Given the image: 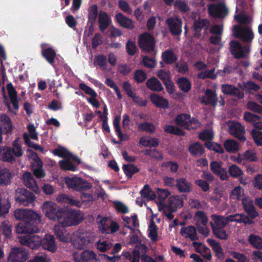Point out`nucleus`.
<instances>
[{
	"instance_id": "f257e3e1",
	"label": "nucleus",
	"mask_w": 262,
	"mask_h": 262,
	"mask_svg": "<svg viewBox=\"0 0 262 262\" xmlns=\"http://www.w3.org/2000/svg\"><path fill=\"white\" fill-rule=\"evenodd\" d=\"M233 32L235 38L239 39L247 45L242 46L237 41H230L231 54L235 59H243L249 57L251 51L252 41L254 37L252 28L249 26L242 27L238 25H235L233 26Z\"/></svg>"
},
{
	"instance_id": "f03ea898",
	"label": "nucleus",
	"mask_w": 262,
	"mask_h": 262,
	"mask_svg": "<svg viewBox=\"0 0 262 262\" xmlns=\"http://www.w3.org/2000/svg\"><path fill=\"white\" fill-rule=\"evenodd\" d=\"M83 220V213L78 210L70 209L67 211L62 210L58 222L63 227L76 226Z\"/></svg>"
},
{
	"instance_id": "7ed1b4c3",
	"label": "nucleus",
	"mask_w": 262,
	"mask_h": 262,
	"mask_svg": "<svg viewBox=\"0 0 262 262\" xmlns=\"http://www.w3.org/2000/svg\"><path fill=\"white\" fill-rule=\"evenodd\" d=\"M71 241L75 248L81 250L93 243L94 239L90 232L79 228L72 234Z\"/></svg>"
},
{
	"instance_id": "20e7f679",
	"label": "nucleus",
	"mask_w": 262,
	"mask_h": 262,
	"mask_svg": "<svg viewBox=\"0 0 262 262\" xmlns=\"http://www.w3.org/2000/svg\"><path fill=\"white\" fill-rule=\"evenodd\" d=\"M23 155V150L17 140L13 142L12 148L7 146L0 147V160L3 161L12 162L16 157H21Z\"/></svg>"
},
{
	"instance_id": "39448f33",
	"label": "nucleus",
	"mask_w": 262,
	"mask_h": 262,
	"mask_svg": "<svg viewBox=\"0 0 262 262\" xmlns=\"http://www.w3.org/2000/svg\"><path fill=\"white\" fill-rule=\"evenodd\" d=\"M14 215L17 220L33 224H39L41 222L40 214L31 209H17L15 210Z\"/></svg>"
},
{
	"instance_id": "423d86ee",
	"label": "nucleus",
	"mask_w": 262,
	"mask_h": 262,
	"mask_svg": "<svg viewBox=\"0 0 262 262\" xmlns=\"http://www.w3.org/2000/svg\"><path fill=\"white\" fill-rule=\"evenodd\" d=\"M45 215L49 220L58 222L62 213V209L52 201L45 202L41 207Z\"/></svg>"
},
{
	"instance_id": "0eeeda50",
	"label": "nucleus",
	"mask_w": 262,
	"mask_h": 262,
	"mask_svg": "<svg viewBox=\"0 0 262 262\" xmlns=\"http://www.w3.org/2000/svg\"><path fill=\"white\" fill-rule=\"evenodd\" d=\"M64 182L68 188L75 191H81L92 188L90 183L78 177H66Z\"/></svg>"
},
{
	"instance_id": "6e6552de",
	"label": "nucleus",
	"mask_w": 262,
	"mask_h": 262,
	"mask_svg": "<svg viewBox=\"0 0 262 262\" xmlns=\"http://www.w3.org/2000/svg\"><path fill=\"white\" fill-rule=\"evenodd\" d=\"M138 45L143 51L149 53L155 50L156 40L153 35L149 33L145 32L139 35Z\"/></svg>"
},
{
	"instance_id": "1a4fd4ad",
	"label": "nucleus",
	"mask_w": 262,
	"mask_h": 262,
	"mask_svg": "<svg viewBox=\"0 0 262 262\" xmlns=\"http://www.w3.org/2000/svg\"><path fill=\"white\" fill-rule=\"evenodd\" d=\"M19 242L32 249H37L41 245V238L37 235L29 234L18 236Z\"/></svg>"
},
{
	"instance_id": "9d476101",
	"label": "nucleus",
	"mask_w": 262,
	"mask_h": 262,
	"mask_svg": "<svg viewBox=\"0 0 262 262\" xmlns=\"http://www.w3.org/2000/svg\"><path fill=\"white\" fill-rule=\"evenodd\" d=\"M35 199V196L25 188H18L15 191V200L24 206H29Z\"/></svg>"
},
{
	"instance_id": "9b49d317",
	"label": "nucleus",
	"mask_w": 262,
	"mask_h": 262,
	"mask_svg": "<svg viewBox=\"0 0 262 262\" xmlns=\"http://www.w3.org/2000/svg\"><path fill=\"white\" fill-rule=\"evenodd\" d=\"M28 258V252L24 248L14 247L11 249L7 262H25Z\"/></svg>"
},
{
	"instance_id": "f8f14e48",
	"label": "nucleus",
	"mask_w": 262,
	"mask_h": 262,
	"mask_svg": "<svg viewBox=\"0 0 262 262\" xmlns=\"http://www.w3.org/2000/svg\"><path fill=\"white\" fill-rule=\"evenodd\" d=\"M243 210L247 216L253 221L259 216V213L253 204V201L249 196H245L241 199Z\"/></svg>"
},
{
	"instance_id": "ddd939ff",
	"label": "nucleus",
	"mask_w": 262,
	"mask_h": 262,
	"mask_svg": "<svg viewBox=\"0 0 262 262\" xmlns=\"http://www.w3.org/2000/svg\"><path fill=\"white\" fill-rule=\"evenodd\" d=\"M75 262H100L96 254L92 250H85L80 253L73 255Z\"/></svg>"
},
{
	"instance_id": "4468645a",
	"label": "nucleus",
	"mask_w": 262,
	"mask_h": 262,
	"mask_svg": "<svg viewBox=\"0 0 262 262\" xmlns=\"http://www.w3.org/2000/svg\"><path fill=\"white\" fill-rule=\"evenodd\" d=\"M170 32L173 35H180L182 32V21L179 17H170L166 20Z\"/></svg>"
},
{
	"instance_id": "2eb2a0df",
	"label": "nucleus",
	"mask_w": 262,
	"mask_h": 262,
	"mask_svg": "<svg viewBox=\"0 0 262 262\" xmlns=\"http://www.w3.org/2000/svg\"><path fill=\"white\" fill-rule=\"evenodd\" d=\"M208 13L213 17L222 18L227 15L228 10L224 4H211L208 7Z\"/></svg>"
},
{
	"instance_id": "dca6fc26",
	"label": "nucleus",
	"mask_w": 262,
	"mask_h": 262,
	"mask_svg": "<svg viewBox=\"0 0 262 262\" xmlns=\"http://www.w3.org/2000/svg\"><path fill=\"white\" fill-rule=\"evenodd\" d=\"M229 133L240 141L243 142L246 140V137L244 136L245 128L237 122L233 121L229 125Z\"/></svg>"
},
{
	"instance_id": "f3484780",
	"label": "nucleus",
	"mask_w": 262,
	"mask_h": 262,
	"mask_svg": "<svg viewBox=\"0 0 262 262\" xmlns=\"http://www.w3.org/2000/svg\"><path fill=\"white\" fill-rule=\"evenodd\" d=\"M38 224H33L29 222H20L18 224L16 228V232L20 234H29L33 232L38 231V228L37 227Z\"/></svg>"
},
{
	"instance_id": "a211bd4d",
	"label": "nucleus",
	"mask_w": 262,
	"mask_h": 262,
	"mask_svg": "<svg viewBox=\"0 0 262 262\" xmlns=\"http://www.w3.org/2000/svg\"><path fill=\"white\" fill-rule=\"evenodd\" d=\"M222 162L216 161H212L210 164L211 171L222 180H226L228 178L227 171L226 168L222 167Z\"/></svg>"
},
{
	"instance_id": "6ab92c4d",
	"label": "nucleus",
	"mask_w": 262,
	"mask_h": 262,
	"mask_svg": "<svg viewBox=\"0 0 262 262\" xmlns=\"http://www.w3.org/2000/svg\"><path fill=\"white\" fill-rule=\"evenodd\" d=\"M33 157L32 163V169L34 174L37 178H43L45 176V173L42 169V164L41 160L38 158L35 152L32 153Z\"/></svg>"
},
{
	"instance_id": "aec40b11",
	"label": "nucleus",
	"mask_w": 262,
	"mask_h": 262,
	"mask_svg": "<svg viewBox=\"0 0 262 262\" xmlns=\"http://www.w3.org/2000/svg\"><path fill=\"white\" fill-rule=\"evenodd\" d=\"M41 246L46 250L54 253L57 250V245L55 243V237L51 234H46L43 238H41Z\"/></svg>"
},
{
	"instance_id": "412c9836",
	"label": "nucleus",
	"mask_w": 262,
	"mask_h": 262,
	"mask_svg": "<svg viewBox=\"0 0 262 262\" xmlns=\"http://www.w3.org/2000/svg\"><path fill=\"white\" fill-rule=\"evenodd\" d=\"M66 227L60 224H57L54 228V232L57 238L63 243L69 242L71 238L70 233L65 229Z\"/></svg>"
},
{
	"instance_id": "4be33fe9",
	"label": "nucleus",
	"mask_w": 262,
	"mask_h": 262,
	"mask_svg": "<svg viewBox=\"0 0 262 262\" xmlns=\"http://www.w3.org/2000/svg\"><path fill=\"white\" fill-rule=\"evenodd\" d=\"M222 92L226 94L242 99L244 96V93L235 86L230 84H222L221 86Z\"/></svg>"
},
{
	"instance_id": "5701e85b",
	"label": "nucleus",
	"mask_w": 262,
	"mask_h": 262,
	"mask_svg": "<svg viewBox=\"0 0 262 262\" xmlns=\"http://www.w3.org/2000/svg\"><path fill=\"white\" fill-rule=\"evenodd\" d=\"M226 221L228 222H235L238 223H243L245 225H250L254 223L253 220L243 213L230 215L226 217Z\"/></svg>"
},
{
	"instance_id": "b1692460",
	"label": "nucleus",
	"mask_w": 262,
	"mask_h": 262,
	"mask_svg": "<svg viewBox=\"0 0 262 262\" xmlns=\"http://www.w3.org/2000/svg\"><path fill=\"white\" fill-rule=\"evenodd\" d=\"M176 187L180 193H190L192 190V184L184 178L176 179Z\"/></svg>"
},
{
	"instance_id": "393cba45",
	"label": "nucleus",
	"mask_w": 262,
	"mask_h": 262,
	"mask_svg": "<svg viewBox=\"0 0 262 262\" xmlns=\"http://www.w3.org/2000/svg\"><path fill=\"white\" fill-rule=\"evenodd\" d=\"M99 228L103 233H113L115 224L110 218L103 217L99 222Z\"/></svg>"
},
{
	"instance_id": "a878e982",
	"label": "nucleus",
	"mask_w": 262,
	"mask_h": 262,
	"mask_svg": "<svg viewBox=\"0 0 262 262\" xmlns=\"http://www.w3.org/2000/svg\"><path fill=\"white\" fill-rule=\"evenodd\" d=\"M23 180L25 186L35 193L38 194L40 192V190L31 173L29 172H25L23 176Z\"/></svg>"
},
{
	"instance_id": "bb28decb",
	"label": "nucleus",
	"mask_w": 262,
	"mask_h": 262,
	"mask_svg": "<svg viewBox=\"0 0 262 262\" xmlns=\"http://www.w3.org/2000/svg\"><path fill=\"white\" fill-rule=\"evenodd\" d=\"M209 21L207 19H201L199 18L198 19L194 20L193 26L194 31L193 36L195 37L199 38L201 36V32L203 29L205 28L207 30Z\"/></svg>"
},
{
	"instance_id": "cd10ccee",
	"label": "nucleus",
	"mask_w": 262,
	"mask_h": 262,
	"mask_svg": "<svg viewBox=\"0 0 262 262\" xmlns=\"http://www.w3.org/2000/svg\"><path fill=\"white\" fill-rule=\"evenodd\" d=\"M183 205V198L180 195H172L169 198L167 204V210L172 212L177 211L178 208Z\"/></svg>"
},
{
	"instance_id": "c85d7f7f",
	"label": "nucleus",
	"mask_w": 262,
	"mask_h": 262,
	"mask_svg": "<svg viewBox=\"0 0 262 262\" xmlns=\"http://www.w3.org/2000/svg\"><path fill=\"white\" fill-rule=\"evenodd\" d=\"M41 48L42 55L50 63L53 64L56 56L55 51L47 43H42Z\"/></svg>"
},
{
	"instance_id": "c756f323",
	"label": "nucleus",
	"mask_w": 262,
	"mask_h": 262,
	"mask_svg": "<svg viewBox=\"0 0 262 262\" xmlns=\"http://www.w3.org/2000/svg\"><path fill=\"white\" fill-rule=\"evenodd\" d=\"M116 20L124 28L132 30L135 28V24L132 19L126 17L121 13L116 14Z\"/></svg>"
},
{
	"instance_id": "7c9ffc66",
	"label": "nucleus",
	"mask_w": 262,
	"mask_h": 262,
	"mask_svg": "<svg viewBox=\"0 0 262 262\" xmlns=\"http://www.w3.org/2000/svg\"><path fill=\"white\" fill-rule=\"evenodd\" d=\"M149 99L152 104L158 108L165 109L168 108L169 106L168 100L158 94H150Z\"/></svg>"
},
{
	"instance_id": "2f4dec72",
	"label": "nucleus",
	"mask_w": 262,
	"mask_h": 262,
	"mask_svg": "<svg viewBox=\"0 0 262 262\" xmlns=\"http://www.w3.org/2000/svg\"><path fill=\"white\" fill-rule=\"evenodd\" d=\"M12 128V125L9 117L6 115L0 116V136L2 137L3 134H7L10 132Z\"/></svg>"
},
{
	"instance_id": "473e14b6",
	"label": "nucleus",
	"mask_w": 262,
	"mask_h": 262,
	"mask_svg": "<svg viewBox=\"0 0 262 262\" xmlns=\"http://www.w3.org/2000/svg\"><path fill=\"white\" fill-rule=\"evenodd\" d=\"M180 234L185 238H189L191 241L198 239L195 227L190 225L187 227H183L180 230Z\"/></svg>"
},
{
	"instance_id": "72a5a7b5",
	"label": "nucleus",
	"mask_w": 262,
	"mask_h": 262,
	"mask_svg": "<svg viewBox=\"0 0 262 262\" xmlns=\"http://www.w3.org/2000/svg\"><path fill=\"white\" fill-rule=\"evenodd\" d=\"M56 201L58 203L70 206H75L76 207H81V202L73 198L70 197L65 194H60L56 198Z\"/></svg>"
},
{
	"instance_id": "f704fd0d",
	"label": "nucleus",
	"mask_w": 262,
	"mask_h": 262,
	"mask_svg": "<svg viewBox=\"0 0 262 262\" xmlns=\"http://www.w3.org/2000/svg\"><path fill=\"white\" fill-rule=\"evenodd\" d=\"M146 87L153 92H161L163 90V87L161 82L155 77H152L146 81Z\"/></svg>"
},
{
	"instance_id": "c9c22d12",
	"label": "nucleus",
	"mask_w": 262,
	"mask_h": 262,
	"mask_svg": "<svg viewBox=\"0 0 262 262\" xmlns=\"http://www.w3.org/2000/svg\"><path fill=\"white\" fill-rule=\"evenodd\" d=\"M161 57L163 62L167 64H172L178 59V57L171 49H168L162 53Z\"/></svg>"
},
{
	"instance_id": "e433bc0d",
	"label": "nucleus",
	"mask_w": 262,
	"mask_h": 262,
	"mask_svg": "<svg viewBox=\"0 0 262 262\" xmlns=\"http://www.w3.org/2000/svg\"><path fill=\"white\" fill-rule=\"evenodd\" d=\"M188 151L193 156L200 157L204 153L205 149L200 142H196L189 146Z\"/></svg>"
},
{
	"instance_id": "4c0bfd02",
	"label": "nucleus",
	"mask_w": 262,
	"mask_h": 262,
	"mask_svg": "<svg viewBox=\"0 0 262 262\" xmlns=\"http://www.w3.org/2000/svg\"><path fill=\"white\" fill-rule=\"evenodd\" d=\"M211 218L214 222L213 227L215 228L224 229L227 224V222H228L226 221V217L220 215L212 214Z\"/></svg>"
},
{
	"instance_id": "58836bf2",
	"label": "nucleus",
	"mask_w": 262,
	"mask_h": 262,
	"mask_svg": "<svg viewBox=\"0 0 262 262\" xmlns=\"http://www.w3.org/2000/svg\"><path fill=\"white\" fill-rule=\"evenodd\" d=\"M7 90L9 94V96L11 100V103L13 105V107L15 109L18 108V102L17 99V93L14 87L11 83H9L7 85Z\"/></svg>"
},
{
	"instance_id": "ea45409f",
	"label": "nucleus",
	"mask_w": 262,
	"mask_h": 262,
	"mask_svg": "<svg viewBox=\"0 0 262 262\" xmlns=\"http://www.w3.org/2000/svg\"><path fill=\"white\" fill-rule=\"evenodd\" d=\"M140 193L142 198L146 199L148 201L154 200L157 196L156 193L151 190L148 184L144 186L143 189L141 190Z\"/></svg>"
},
{
	"instance_id": "a19ab883",
	"label": "nucleus",
	"mask_w": 262,
	"mask_h": 262,
	"mask_svg": "<svg viewBox=\"0 0 262 262\" xmlns=\"http://www.w3.org/2000/svg\"><path fill=\"white\" fill-rule=\"evenodd\" d=\"M177 84L179 89L185 93L188 92L191 88V82L186 77L179 78L177 80Z\"/></svg>"
},
{
	"instance_id": "79ce46f5",
	"label": "nucleus",
	"mask_w": 262,
	"mask_h": 262,
	"mask_svg": "<svg viewBox=\"0 0 262 262\" xmlns=\"http://www.w3.org/2000/svg\"><path fill=\"white\" fill-rule=\"evenodd\" d=\"M206 241L215 253L216 256L220 257L224 256L223 249L219 243L212 238H208Z\"/></svg>"
},
{
	"instance_id": "37998d69",
	"label": "nucleus",
	"mask_w": 262,
	"mask_h": 262,
	"mask_svg": "<svg viewBox=\"0 0 262 262\" xmlns=\"http://www.w3.org/2000/svg\"><path fill=\"white\" fill-rule=\"evenodd\" d=\"M98 22L100 30L104 31L109 25L110 19L106 13L101 11L99 14Z\"/></svg>"
},
{
	"instance_id": "c03bdc74",
	"label": "nucleus",
	"mask_w": 262,
	"mask_h": 262,
	"mask_svg": "<svg viewBox=\"0 0 262 262\" xmlns=\"http://www.w3.org/2000/svg\"><path fill=\"white\" fill-rule=\"evenodd\" d=\"M157 193L159 204L162 206V207H165V205L164 202L166 199L170 195V192L167 189L158 188L157 189Z\"/></svg>"
},
{
	"instance_id": "a18cd8bd",
	"label": "nucleus",
	"mask_w": 262,
	"mask_h": 262,
	"mask_svg": "<svg viewBox=\"0 0 262 262\" xmlns=\"http://www.w3.org/2000/svg\"><path fill=\"white\" fill-rule=\"evenodd\" d=\"M225 150L230 153H235L238 150V144L233 140H227L224 144Z\"/></svg>"
},
{
	"instance_id": "49530a36",
	"label": "nucleus",
	"mask_w": 262,
	"mask_h": 262,
	"mask_svg": "<svg viewBox=\"0 0 262 262\" xmlns=\"http://www.w3.org/2000/svg\"><path fill=\"white\" fill-rule=\"evenodd\" d=\"M190 115L187 114H180L176 117L175 122L177 125L183 127L185 129L187 125Z\"/></svg>"
},
{
	"instance_id": "de8ad7c7",
	"label": "nucleus",
	"mask_w": 262,
	"mask_h": 262,
	"mask_svg": "<svg viewBox=\"0 0 262 262\" xmlns=\"http://www.w3.org/2000/svg\"><path fill=\"white\" fill-rule=\"evenodd\" d=\"M249 243L254 248L262 249V238L257 235L251 234L248 237Z\"/></svg>"
},
{
	"instance_id": "09e8293b",
	"label": "nucleus",
	"mask_w": 262,
	"mask_h": 262,
	"mask_svg": "<svg viewBox=\"0 0 262 262\" xmlns=\"http://www.w3.org/2000/svg\"><path fill=\"white\" fill-rule=\"evenodd\" d=\"M148 237L152 242H155L158 240V228L155 223L151 220L148 227Z\"/></svg>"
},
{
	"instance_id": "8fccbe9b",
	"label": "nucleus",
	"mask_w": 262,
	"mask_h": 262,
	"mask_svg": "<svg viewBox=\"0 0 262 262\" xmlns=\"http://www.w3.org/2000/svg\"><path fill=\"white\" fill-rule=\"evenodd\" d=\"M209 224L212 228V232L216 237L222 240L228 239V234L224 229L215 228V227H213V223L211 222Z\"/></svg>"
},
{
	"instance_id": "3c124183",
	"label": "nucleus",
	"mask_w": 262,
	"mask_h": 262,
	"mask_svg": "<svg viewBox=\"0 0 262 262\" xmlns=\"http://www.w3.org/2000/svg\"><path fill=\"white\" fill-rule=\"evenodd\" d=\"M70 158L64 159L59 161V164L61 169L65 170L75 171L77 170L76 167L70 161Z\"/></svg>"
},
{
	"instance_id": "603ef678",
	"label": "nucleus",
	"mask_w": 262,
	"mask_h": 262,
	"mask_svg": "<svg viewBox=\"0 0 262 262\" xmlns=\"http://www.w3.org/2000/svg\"><path fill=\"white\" fill-rule=\"evenodd\" d=\"M205 93L207 96V101L205 103L206 104L216 106L217 103L218 98L215 93L211 90L207 89Z\"/></svg>"
},
{
	"instance_id": "864d4df0",
	"label": "nucleus",
	"mask_w": 262,
	"mask_h": 262,
	"mask_svg": "<svg viewBox=\"0 0 262 262\" xmlns=\"http://www.w3.org/2000/svg\"><path fill=\"white\" fill-rule=\"evenodd\" d=\"M163 129L165 132L174 135L184 136L185 134L182 129L172 125H165Z\"/></svg>"
},
{
	"instance_id": "5fc2aeb1",
	"label": "nucleus",
	"mask_w": 262,
	"mask_h": 262,
	"mask_svg": "<svg viewBox=\"0 0 262 262\" xmlns=\"http://www.w3.org/2000/svg\"><path fill=\"white\" fill-rule=\"evenodd\" d=\"M193 219L196 222V223H201L204 226H206L208 223V219L206 213L203 211H196L193 217Z\"/></svg>"
},
{
	"instance_id": "6e6d98bb",
	"label": "nucleus",
	"mask_w": 262,
	"mask_h": 262,
	"mask_svg": "<svg viewBox=\"0 0 262 262\" xmlns=\"http://www.w3.org/2000/svg\"><path fill=\"white\" fill-rule=\"evenodd\" d=\"M139 143L144 146L149 147H156L159 144V140L156 138L146 139L142 137L140 139Z\"/></svg>"
},
{
	"instance_id": "4d7b16f0",
	"label": "nucleus",
	"mask_w": 262,
	"mask_h": 262,
	"mask_svg": "<svg viewBox=\"0 0 262 262\" xmlns=\"http://www.w3.org/2000/svg\"><path fill=\"white\" fill-rule=\"evenodd\" d=\"M243 118L246 122L252 124L255 127V123L260 120L261 117L252 113L245 112L244 114Z\"/></svg>"
},
{
	"instance_id": "13d9d810",
	"label": "nucleus",
	"mask_w": 262,
	"mask_h": 262,
	"mask_svg": "<svg viewBox=\"0 0 262 262\" xmlns=\"http://www.w3.org/2000/svg\"><path fill=\"white\" fill-rule=\"evenodd\" d=\"M123 170L124 173L128 178H131L133 174L139 171L136 166L130 164L124 165L123 166Z\"/></svg>"
},
{
	"instance_id": "bf43d9fd",
	"label": "nucleus",
	"mask_w": 262,
	"mask_h": 262,
	"mask_svg": "<svg viewBox=\"0 0 262 262\" xmlns=\"http://www.w3.org/2000/svg\"><path fill=\"white\" fill-rule=\"evenodd\" d=\"M205 146L206 148L211 150H213L216 153L223 154L224 151L221 144L215 142H212L210 141H207L205 143Z\"/></svg>"
},
{
	"instance_id": "052dcab7",
	"label": "nucleus",
	"mask_w": 262,
	"mask_h": 262,
	"mask_svg": "<svg viewBox=\"0 0 262 262\" xmlns=\"http://www.w3.org/2000/svg\"><path fill=\"white\" fill-rule=\"evenodd\" d=\"M244 194V190L241 186H236L230 193V198L236 201L241 200Z\"/></svg>"
},
{
	"instance_id": "680f3d73",
	"label": "nucleus",
	"mask_w": 262,
	"mask_h": 262,
	"mask_svg": "<svg viewBox=\"0 0 262 262\" xmlns=\"http://www.w3.org/2000/svg\"><path fill=\"white\" fill-rule=\"evenodd\" d=\"M138 128L142 132H145L150 134H152L155 131V125L153 123L149 122L140 123L138 126Z\"/></svg>"
},
{
	"instance_id": "e2e57ef3",
	"label": "nucleus",
	"mask_w": 262,
	"mask_h": 262,
	"mask_svg": "<svg viewBox=\"0 0 262 262\" xmlns=\"http://www.w3.org/2000/svg\"><path fill=\"white\" fill-rule=\"evenodd\" d=\"M143 153L145 156H150L156 160H162L163 158L161 152L156 149H145L143 151Z\"/></svg>"
},
{
	"instance_id": "0e129e2a",
	"label": "nucleus",
	"mask_w": 262,
	"mask_h": 262,
	"mask_svg": "<svg viewBox=\"0 0 262 262\" xmlns=\"http://www.w3.org/2000/svg\"><path fill=\"white\" fill-rule=\"evenodd\" d=\"M11 175L7 169H4L0 171V184L8 185L10 183Z\"/></svg>"
},
{
	"instance_id": "69168bd1",
	"label": "nucleus",
	"mask_w": 262,
	"mask_h": 262,
	"mask_svg": "<svg viewBox=\"0 0 262 262\" xmlns=\"http://www.w3.org/2000/svg\"><path fill=\"white\" fill-rule=\"evenodd\" d=\"M201 126L202 123L199 120L190 116L185 129L187 130L196 129L201 127Z\"/></svg>"
},
{
	"instance_id": "338daca9",
	"label": "nucleus",
	"mask_w": 262,
	"mask_h": 262,
	"mask_svg": "<svg viewBox=\"0 0 262 262\" xmlns=\"http://www.w3.org/2000/svg\"><path fill=\"white\" fill-rule=\"evenodd\" d=\"M251 135L257 146H262V132L253 129L251 131Z\"/></svg>"
},
{
	"instance_id": "774afa93",
	"label": "nucleus",
	"mask_w": 262,
	"mask_h": 262,
	"mask_svg": "<svg viewBox=\"0 0 262 262\" xmlns=\"http://www.w3.org/2000/svg\"><path fill=\"white\" fill-rule=\"evenodd\" d=\"M230 175L233 178H238L243 174L242 169L235 164L231 165L228 169Z\"/></svg>"
}]
</instances>
